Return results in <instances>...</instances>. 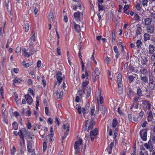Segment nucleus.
<instances>
[{"label":"nucleus","instance_id":"0eeeda50","mask_svg":"<svg viewBox=\"0 0 155 155\" xmlns=\"http://www.w3.org/2000/svg\"><path fill=\"white\" fill-rule=\"evenodd\" d=\"M53 127L52 126L50 129L51 134L47 135L46 137V140L48 141H52V138L53 137L54 134L53 133Z\"/></svg>","mask_w":155,"mask_h":155},{"label":"nucleus","instance_id":"b1692460","mask_svg":"<svg viewBox=\"0 0 155 155\" xmlns=\"http://www.w3.org/2000/svg\"><path fill=\"white\" fill-rule=\"evenodd\" d=\"M148 61V60L147 59V58L144 57L142 59L141 63L142 65H145L146 64Z\"/></svg>","mask_w":155,"mask_h":155},{"label":"nucleus","instance_id":"a19ab883","mask_svg":"<svg viewBox=\"0 0 155 155\" xmlns=\"http://www.w3.org/2000/svg\"><path fill=\"white\" fill-rule=\"evenodd\" d=\"M29 25L28 23H26L25 25V31L27 32L29 29Z\"/></svg>","mask_w":155,"mask_h":155},{"label":"nucleus","instance_id":"e2e57ef3","mask_svg":"<svg viewBox=\"0 0 155 155\" xmlns=\"http://www.w3.org/2000/svg\"><path fill=\"white\" fill-rule=\"evenodd\" d=\"M129 6L128 5H125L124 7V11H127L129 8Z\"/></svg>","mask_w":155,"mask_h":155},{"label":"nucleus","instance_id":"6e6552de","mask_svg":"<svg viewBox=\"0 0 155 155\" xmlns=\"http://www.w3.org/2000/svg\"><path fill=\"white\" fill-rule=\"evenodd\" d=\"M140 136L142 139L144 141H146L147 137V132L144 130H142L140 132Z\"/></svg>","mask_w":155,"mask_h":155},{"label":"nucleus","instance_id":"6e6d98bb","mask_svg":"<svg viewBox=\"0 0 155 155\" xmlns=\"http://www.w3.org/2000/svg\"><path fill=\"white\" fill-rule=\"evenodd\" d=\"M47 143L46 142H45L43 143V150L44 151H45V150L47 149Z\"/></svg>","mask_w":155,"mask_h":155},{"label":"nucleus","instance_id":"3c124183","mask_svg":"<svg viewBox=\"0 0 155 155\" xmlns=\"http://www.w3.org/2000/svg\"><path fill=\"white\" fill-rule=\"evenodd\" d=\"M147 0H143L142 1V5L143 6H147Z\"/></svg>","mask_w":155,"mask_h":155},{"label":"nucleus","instance_id":"412c9836","mask_svg":"<svg viewBox=\"0 0 155 155\" xmlns=\"http://www.w3.org/2000/svg\"><path fill=\"white\" fill-rule=\"evenodd\" d=\"M118 92L120 94H121L123 92V88L121 84H118Z\"/></svg>","mask_w":155,"mask_h":155},{"label":"nucleus","instance_id":"7ed1b4c3","mask_svg":"<svg viewBox=\"0 0 155 155\" xmlns=\"http://www.w3.org/2000/svg\"><path fill=\"white\" fill-rule=\"evenodd\" d=\"M82 143V140L80 138L78 141H76L74 144V149L75 150V153L76 154H78L80 152L79 146L81 145Z\"/></svg>","mask_w":155,"mask_h":155},{"label":"nucleus","instance_id":"cd10ccee","mask_svg":"<svg viewBox=\"0 0 155 155\" xmlns=\"http://www.w3.org/2000/svg\"><path fill=\"white\" fill-rule=\"evenodd\" d=\"M101 89H98V90L96 91V96L98 102V98L99 97L101 96Z\"/></svg>","mask_w":155,"mask_h":155},{"label":"nucleus","instance_id":"c756f323","mask_svg":"<svg viewBox=\"0 0 155 155\" xmlns=\"http://www.w3.org/2000/svg\"><path fill=\"white\" fill-rule=\"evenodd\" d=\"M63 128L64 130L66 129V131L65 132H69V125L68 124H64L63 125Z\"/></svg>","mask_w":155,"mask_h":155},{"label":"nucleus","instance_id":"4d7b16f0","mask_svg":"<svg viewBox=\"0 0 155 155\" xmlns=\"http://www.w3.org/2000/svg\"><path fill=\"white\" fill-rule=\"evenodd\" d=\"M99 97V99H98V100H99L100 102V103L101 104L102 103H103V101H104V98H103V97H102V96H100Z\"/></svg>","mask_w":155,"mask_h":155},{"label":"nucleus","instance_id":"f257e3e1","mask_svg":"<svg viewBox=\"0 0 155 155\" xmlns=\"http://www.w3.org/2000/svg\"><path fill=\"white\" fill-rule=\"evenodd\" d=\"M20 138L22 140L23 145H25L24 137H29L33 136L32 134L28 131L25 128H23L19 130Z\"/></svg>","mask_w":155,"mask_h":155},{"label":"nucleus","instance_id":"6ab92c4d","mask_svg":"<svg viewBox=\"0 0 155 155\" xmlns=\"http://www.w3.org/2000/svg\"><path fill=\"white\" fill-rule=\"evenodd\" d=\"M89 83V80H85V81L83 82L82 85L83 86L82 89L84 93L85 92V88L87 86Z\"/></svg>","mask_w":155,"mask_h":155},{"label":"nucleus","instance_id":"13d9d810","mask_svg":"<svg viewBox=\"0 0 155 155\" xmlns=\"http://www.w3.org/2000/svg\"><path fill=\"white\" fill-rule=\"evenodd\" d=\"M68 133H69V132H67H67H64V135L63 136L62 138L63 140H64L65 138L68 135Z\"/></svg>","mask_w":155,"mask_h":155},{"label":"nucleus","instance_id":"052dcab7","mask_svg":"<svg viewBox=\"0 0 155 155\" xmlns=\"http://www.w3.org/2000/svg\"><path fill=\"white\" fill-rule=\"evenodd\" d=\"M88 111V110H86L84 108H83L82 109V112L84 117L85 116V114H86V112L87 113Z\"/></svg>","mask_w":155,"mask_h":155},{"label":"nucleus","instance_id":"f3484780","mask_svg":"<svg viewBox=\"0 0 155 155\" xmlns=\"http://www.w3.org/2000/svg\"><path fill=\"white\" fill-rule=\"evenodd\" d=\"M74 28L77 32L80 33L81 31L80 26L76 24L74 22Z\"/></svg>","mask_w":155,"mask_h":155},{"label":"nucleus","instance_id":"c03bdc74","mask_svg":"<svg viewBox=\"0 0 155 155\" xmlns=\"http://www.w3.org/2000/svg\"><path fill=\"white\" fill-rule=\"evenodd\" d=\"M94 72L96 75L97 76H99L100 74V71L99 69L97 68H96L94 70Z\"/></svg>","mask_w":155,"mask_h":155},{"label":"nucleus","instance_id":"09e8293b","mask_svg":"<svg viewBox=\"0 0 155 155\" xmlns=\"http://www.w3.org/2000/svg\"><path fill=\"white\" fill-rule=\"evenodd\" d=\"M134 79V76L131 75H130L128 77V79L130 82H132L133 81Z\"/></svg>","mask_w":155,"mask_h":155},{"label":"nucleus","instance_id":"1a4fd4ad","mask_svg":"<svg viewBox=\"0 0 155 155\" xmlns=\"http://www.w3.org/2000/svg\"><path fill=\"white\" fill-rule=\"evenodd\" d=\"M149 84L150 88L153 90L155 87V84L152 78H150L149 80Z\"/></svg>","mask_w":155,"mask_h":155},{"label":"nucleus","instance_id":"2eb2a0df","mask_svg":"<svg viewBox=\"0 0 155 155\" xmlns=\"http://www.w3.org/2000/svg\"><path fill=\"white\" fill-rule=\"evenodd\" d=\"M77 4L78 5H73V9L74 10H76L77 6L79 7V9H82V4L81 2H77Z\"/></svg>","mask_w":155,"mask_h":155},{"label":"nucleus","instance_id":"393cba45","mask_svg":"<svg viewBox=\"0 0 155 155\" xmlns=\"http://www.w3.org/2000/svg\"><path fill=\"white\" fill-rule=\"evenodd\" d=\"M137 28L136 30V34L137 35H140L142 31V28L140 25L137 26Z\"/></svg>","mask_w":155,"mask_h":155},{"label":"nucleus","instance_id":"f704fd0d","mask_svg":"<svg viewBox=\"0 0 155 155\" xmlns=\"http://www.w3.org/2000/svg\"><path fill=\"white\" fill-rule=\"evenodd\" d=\"M13 128L14 130H16L18 129V125L17 123L16 122H13L12 124Z\"/></svg>","mask_w":155,"mask_h":155},{"label":"nucleus","instance_id":"bf43d9fd","mask_svg":"<svg viewBox=\"0 0 155 155\" xmlns=\"http://www.w3.org/2000/svg\"><path fill=\"white\" fill-rule=\"evenodd\" d=\"M41 65V61L40 60H39L37 62V66L38 68H40Z\"/></svg>","mask_w":155,"mask_h":155},{"label":"nucleus","instance_id":"423d86ee","mask_svg":"<svg viewBox=\"0 0 155 155\" xmlns=\"http://www.w3.org/2000/svg\"><path fill=\"white\" fill-rule=\"evenodd\" d=\"M82 15L83 13L78 11L75 12L74 14V18L77 21H81L80 17Z\"/></svg>","mask_w":155,"mask_h":155},{"label":"nucleus","instance_id":"79ce46f5","mask_svg":"<svg viewBox=\"0 0 155 155\" xmlns=\"http://www.w3.org/2000/svg\"><path fill=\"white\" fill-rule=\"evenodd\" d=\"M137 46L138 48H140L142 45V42L140 40H137L136 42Z\"/></svg>","mask_w":155,"mask_h":155},{"label":"nucleus","instance_id":"4468645a","mask_svg":"<svg viewBox=\"0 0 155 155\" xmlns=\"http://www.w3.org/2000/svg\"><path fill=\"white\" fill-rule=\"evenodd\" d=\"M149 52L150 54L153 53L155 50L154 46L150 44L149 45L148 47Z\"/></svg>","mask_w":155,"mask_h":155},{"label":"nucleus","instance_id":"a211bd4d","mask_svg":"<svg viewBox=\"0 0 155 155\" xmlns=\"http://www.w3.org/2000/svg\"><path fill=\"white\" fill-rule=\"evenodd\" d=\"M13 84H15V83H20L23 82V81L20 78H15L13 80Z\"/></svg>","mask_w":155,"mask_h":155},{"label":"nucleus","instance_id":"f8f14e48","mask_svg":"<svg viewBox=\"0 0 155 155\" xmlns=\"http://www.w3.org/2000/svg\"><path fill=\"white\" fill-rule=\"evenodd\" d=\"M154 26L153 25L148 26L146 28L147 32L150 34L153 33L154 31Z\"/></svg>","mask_w":155,"mask_h":155},{"label":"nucleus","instance_id":"bb28decb","mask_svg":"<svg viewBox=\"0 0 155 155\" xmlns=\"http://www.w3.org/2000/svg\"><path fill=\"white\" fill-rule=\"evenodd\" d=\"M144 40L145 41H147L148 40L150 39V35L149 34L147 33L144 34L143 37Z\"/></svg>","mask_w":155,"mask_h":155},{"label":"nucleus","instance_id":"5701e85b","mask_svg":"<svg viewBox=\"0 0 155 155\" xmlns=\"http://www.w3.org/2000/svg\"><path fill=\"white\" fill-rule=\"evenodd\" d=\"M98 134L97 129L95 128L94 130L91 131L90 132V136H96Z\"/></svg>","mask_w":155,"mask_h":155},{"label":"nucleus","instance_id":"ddd939ff","mask_svg":"<svg viewBox=\"0 0 155 155\" xmlns=\"http://www.w3.org/2000/svg\"><path fill=\"white\" fill-rule=\"evenodd\" d=\"M56 96L58 98L61 99L63 95V92L62 91H59L57 90L56 91Z\"/></svg>","mask_w":155,"mask_h":155},{"label":"nucleus","instance_id":"de8ad7c7","mask_svg":"<svg viewBox=\"0 0 155 155\" xmlns=\"http://www.w3.org/2000/svg\"><path fill=\"white\" fill-rule=\"evenodd\" d=\"M95 111V107L94 106H92L91 107V116L93 115Z\"/></svg>","mask_w":155,"mask_h":155},{"label":"nucleus","instance_id":"58836bf2","mask_svg":"<svg viewBox=\"0 0 155 155\" xmlns=\"http://www.w3.org/2000/svg\"><path fill=\"white\" fill-rule=\"evenodd\" d=\"M49 19L50 21H52L54 18V15L52 12H50L48 15Z\"/></svg>","mask_w":155,"mask_h":155},{"label":"nucleus","instance_id":"4be33fe9","mask_svg":"<svg viewBox=\"0 0 155 155\" xmlns=\"http://www.w3.org/2000/svg\"><path fill=\"white\" fill-rule=\"evenodd\" d=\"M23 54L24 56L27 58H29L30 55V53L28 52H27L25 48H23L22 50Z\"/></svg>","mask_w":155,"mask_h":155},{"label":"nucleus","instance_id":"dca6fc26","mask_svg":"<svg viewBox=\"0 0 155 155\" xmlns=\"http://www.w3.org/2000/svg\"><path fill=\"white\" fill-rule=\"evenodd\" d=\"M152 22V19L150 18H146L144 20V22L146 25H150Z\"/></svg>","mask_w":155,"mask_h":155},{"label":"nucleus","instance_id":"c9c22d12","mask_svg":"<svg viewBox=\"0 0 155 155\" xmlns=\"http://www.w3.org/2000/svg\"><path fill=\"white\" fill-rule=\"evenodd\" d=\"M116 36L115 33V31L112 32V41L113 43H115V42Z\"/></svg>","mask_w":155,"mask_h":155},{"label":"nucleus","instance_id":"774afa93","mask_svg":"<svg viewBox=\"0 0 155 155\" xmlns=\"http://www.w3.org/2000/svg\"><path fill=\"white\" fill-rule=\"evenodd\" d=\"M21 50V48L19 47H17L16 49V53H19L20 51Z\"/></svg>","mask_w":155,"mask_h":155},{"label":"nucleus","instance_id":"680f3d73","mask_svg":"<svg viewBox=\"0 0 155 155\" xmlns=\"http://www.w3.org/2000/svg\"><path fill=\"white\" fill-rule=\"evenodd\" d=\"M30 38H31V40H32L33 42H35V41L36 39V38L35 36V33L33 34L32 36L30 37Z\"/></svg>","mask_w":155,"mask_h":155},{"label":"nucleus","instance_id":"603ef678","mask_svg":"<svg viewBox=\"0 0 155 155\" xmlns=\"http://www.w3.org/2000/svg\"><path fill=\"white\" fill-rule=\"evenodd\" d=\"M33 64V62H30L28 63H25V67L26 68L29 66H31Z\"/></svg>","mask_w":155,"mask_h":155},{"label":"nucleus","instance_id":"e433bc0d","mask_svg":"<svg viewBox=\"0 0 155 155\" xmlns=\"http://www.w3.org/2000/svg\"><path fill=\"white\" fill-rule=\"evenodd\" d=\"M76 109L78 110V112L79 114H81V107L79 104H77L76 106Z\"/></svg>","mask_w":155,"mask_h":155},{"label":"nucleus","instance_id":"8fccbe9b","mask_svg":"<svg viewBox=\"0 0 155 155\" xmlns=\"http://www.w3.org/2000/svg\"><path fill=\"white\" fill-rule=\"evenodd\" d=\"M134 18L137 21H139L140 20V18L138 14L135 13L134 14Z\"/></svg>","mask_w":155,"mask_h":155},{"label":"nucleus","instance_id":"0e129e2a","mask_svg":"<svg viewBox=\"0 0 155 155\" xmlns=\"http://www.w3.org/2000/svg\"><path fill=\"white\" fill-rule=\"evenodd\" d=\"M92 80L93 83H95L97 80V78L96 76L94 75H92Z\"/></svg>","mask_w":155,"mask_h":155},{"label":"nucleus","instance_id":"aec40b11","mask_svg":"<svg viewBox=\"0 0 155 155\" xmlns=\"http://www.w3.org/2000/svg\"><path fill=\"white\" fill-rule=\"evenodd\" d=\"M153 115L151 111H150L148 115L147 120L148 122L151 121L153 118Z\"/></svg>","mask_w":155,"mask_h":155},{"label":"nucleus","instance_id":"ea45409f","mask_svg":"<svg viewBox=\"0 0 155 155\" xmlns=\"http://www.w3.org/2000/svg\"><path fill=\"white\" fill-rule=\"evenodd\" d=\"M137 94L139 97H140L142 95V91L140 88H138L137 89Z\"/></svg>","mask_w":155,"mask_h":155},{"label":"nucleus","instance_id":"338daca9","mask_svg":"<svg viewBox=\"0 0 155 155\" xmlns=\"http://www.w3.org/2000/svg\"><path fill=\"white\" fill-rule=\"evenodd\" d=\"M16 151L15 149L14 146H13L11 149L12 153H14Z\"/></svg>","mask_w":155,"mask_h":155},{"label":"nucleus","instance_id":"9d476101","mask_svg":"<svg viewBox=\"0 0 155 155\" xmlns=\"http://www.w3.org/2000/svg\"><path fill=\"white\" fill-rule=\"evenodd\" d=\"M25 98L28 104L30 105L31 104L33 101V99L30 95L28 94L25 95Z\"/></svg>","mask_w":155,"mask_h":155},{"label":"nucleus","instance_id":"37998d69","mask_svg":"<svg viewBox=\"0 0 155 155\" xmlns=\"http://www.w3.org/2000/svg\"><path fill=\"white\" fill-rule=\"evenodd\" d=\"M28 43L29 44V45L30 47H32L33 46L34 42H33L32 40H31V38H30L29 40L28 41Z\"/></svg>","mask_w":155,"mask_h":155},{"label":"nucleus","instance_id":"69168bd1","mask_svg":"<svg viewBox=\"0 0 155 155\" xmlns=\"http://www.w3.org/2000/svg\"><path fill=\"white\" fill-rule=\"evenodd\" d=\"M27 127L28 129H30L31 128V125L30 122L29 121L28 122V123L27 124Z\"/></svg>","mask_w":155,"mask_h":155},{"label":"nucleus","instance_id":"4c0bfd02","mask_svg":"<svg viewBox=\"0 0 155 155\" xmlns=\"http://www.w3.org/2000/svg\"><path fill=\"white\" fill-rule=\"evenodd\" d=\"M142 81L144 83L148 82V79L146 76L141 77H140Z\"/></svg>","mask_w":155,"mask_h":155},{"label":"nucleus","instance_id":"2f4dec72","mask_svg":"<svg viewBox=\"0 0 155 155\" xmlns=\"http://www.w3.org/2000/svg\"><path fill=\"white\" fill-rule=\"evenodd\" d=\"M91 93V88L90 87H87V94L86 96L87 97H89Z\"/></svg>","mask_w":155,"mask_h":155},{"label":"nucleus","instance_id":"39448f33","mask_svg":"<svg viewBox=\"0 0 155 155\" xmlns=\"http://www.w3.org/2000/svg\"><path fill=\"white\" fill-rule=\"evenodd\" d=\"M33 143L32 142L30 141L27 142V149L28 151L30 153H33V155L35 154L34 150L32 148Z\"/></svg>","mask_w":155,"mask_h":155},{"label":"nucleus","instance_id":"7c9ffc66","mask_svg":"<svg viewBox=\"0 0 155 155\" xmlns=\"http://www.w3.org/2000/svg\"><path fill=\"white\" fill-rule=\"evenodd\" d=\"M117 81L118 84H121V82L122 81V75L121 74L119 73L117 77Z\"/></svg>","mask_w":155,"mask_h":155},{"label":"nucleus","instance_id":"473e14b6","mask_svg":"<svg viewBox=\"0 0 155 155\" xmlns=\"http://www.w3.org/2000/svg\"><path fill=\"white\" fill-rule=\"evenodd\" d=\"M117 121L116 118L113 119L112 124V126L113 127H115L117 126Z\"/></svg>","mask_w":155,"mask_h":155},{"label":"nucleus","instance_id":"72a5a7b5","mask_svg":"<svg viewBox=\"0 0 155 155\" xmlns=\"http://www.w3.org/2000/svg\"><path fill=\"white\" fill-rule=\"evenodd\" d=\"M140 74H141L145 75L147 73V70L146 69L144 68H142L141 69H140Z\"/></svg>","mask_w":155,"mask_h":155},{"label":"nucleus","instance_id":"c85d7f7f","mask_svg":"<svg viewBox=\"0 0 155 155\" xmlns=\"http://www.w3.org/2000/svg\"><path fill=\"white\" fill-rule=\"evenodd\" d=\"M144 146L147 149H149L150 151H151L152 150V146L150 144H148L147 143H145L144 144Z\"/></svg>","mask_w":155,"mask_h":155},{"label":"nucleus","instance_id":"a878e982","mask_svg":"<svg viewBox=\"0 0 155 155\" xmlns=\"http://www.w3.org/2000/svg\"><path fill=\"white\" fill-rule=\"evenodd\" d=\"M139 103H135L134 104H133L130 106V109L134 112L135 111V110H133V108L134 107V108L137 109L138 108V106L139 105Z\"/></svg>","mask_w":155,"mask_h":155},{"label":"nucleus","instance_id":"9b49d317","mask_svg":"<svg viewBox=\"0 0 155 155\" xmlns=\"http://www.w3.org/2000/svg\"><path fill=\"white\" fill-rule=\"evenodd\" d=\"M61 73L60 72H57L56 75V78L59 84H60L62 81V78L61 77Z\"/></svg>","mask_w":155,"mask_h":155},{"label":"nucleus","instance_id":"864d4df0","mask_svg":"<svg viewBox=\"0 0 155 155\" xmlns=\"http://www.w3.org/2000/svg\"><path fill=\"white\" fill-rule=\"evenodd\" d=\"M0 94L2 96V98H3V95H4V89L2 87H1L0 88Z\"/></svg>","mask_w":155,"mask_h":155},{"label":"nucleus","instance_id":"f03ea898","mask_svg":"<svg viewBox=\"0 0 155 155\" xmlns=\"http://www.w3.org/2000/svg\"><path fill=\"white\" fill-rule=\"evenodd\" d=\"M95 124V122L93 120H87L85 124V129L88 131L90 129H92Z\"/></svg>","mask_w":155,"mask_h":155},{"label":"nucleus","instance_id":"20e7f679","mask_svg":"<svg viewBox=\"0 0 155 155\" xmlns=\"http://www.w3.org/2000/svg\"><path fill=\"white\" fill-rule=\"evenodd\" d=\"M142 106L145 111L150 110L151 108V104L147 100L143 101Z\"/></svg>","mask_w":155,"mask_h":155},{"label":"nucleus","instance_id":"49530a36","mask_svg":"<svg viewBox=\"0 0 155 155\" xmlns=\"http://www.w3.org/2000/svg\"><path fill=\"white\" fill-rule=\"evenodd\" d=\"M112 148L109 147H108L106 149L107 152L109 154H110L112 151Z\"/></svg>","mask_w":155,"mask_h":155},{"label":"nucleus","instance_id":"a18cd8bd","mask_svg":"<svg viewBox=\"0 0 155 155\" xmlns=\"http://www.w3.org/2000/svg\"><path fill=\"white\" fill-rule=\"evenodd\" d=\"M41 124L40 123L36 124L35 125V129L34 130H35L37 128H38V129H40L41 128Z\"/></svg>","mask_w":155,"mask_h":155},{"label":"nucleus","instance_id":"5fc2aeb1","mask_svg":"<svg viewBox=\"0 0 155 155\" xmlns=\"http://www.w3.org/2000/svg\"><path fill=\"white\" fill-rule=\"evenodd\" d=\"M139 99V97H135L134 98V104L135 103H139L138 101Z\"/></svg>","mask_w":155,"mask_h":155}]
</instances>
